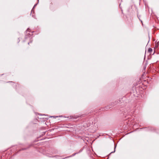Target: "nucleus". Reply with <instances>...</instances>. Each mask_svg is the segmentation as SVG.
Instances as JSON below:
<instances>
[{"instance_id":"nucleus-1","label":"nucleus","mask_w":159,"mask_h":159,"mask_svg":"<svg viewBox=\"0 0 159 159\" xmlns=\"http://www.w3.org/2000/svg\"><path fill=\"white\" fill-rule=\"evenodd\" d=\"M152 49L151 48H149L148 49V51L150 52H151L152 51Z\"/></svg>"}]
</instances>
